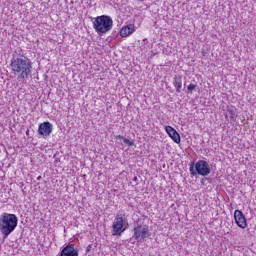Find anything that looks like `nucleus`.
<instances>
[{
    "label": "nucleus",
    "mask_w": 256,
    "mask_h": 256,
    "mask_svg": "<svg viewBox=\"0 0 256 256\" xmlns=\"http://www.w3.org/2000/svg\"><path fill=\"white\" fill-rule=\"evenodd\" d=\"M10 67L12 73L17 77L18 81H27L31 77L33 64L26 56L20 55L12 58Z\"/></svg>",
    "instance_id": "obj_1"
},
{
    "label": "nucleus",
    "mask_w": 256,
    "mask_h": 256,
    "mask_svg": "<svg viewBox=\"0 0 256 256\" xmlns=\"http://www.w3.org/2000/svg\"><path fill=\"white\" fill-rule=\"evenodd\" d=\"M18 221L15 214L4 212L0 215V232L4 239H7L15 231Z\"/></svg>",
    "instance_id": "obj_2"
},
{
    "label": "nucleus",
    "mask_w": 256,
    "mask_h": 256,
    "mask_svg": "<svg viewBox=\"0 0 256 256\" xmlns=\"http://www.w3.org/2000/svg\"><path fill=\"white\" fill-rule=\"evenodd\" d=\"M129 228V221L126 219L125 214H117L112 223L111 234L113 236L121 237L122 233H125Z\"/></svg>",
    "instance_id": "obj_3"
},
{
    "label": "nucleus",
    "mask_w": 256,
    "mask_h": 256,
    "mask_svg": "<svg viewBox=\"0 0 256 256\" xmlns=\"http://www.w3.org/2000/svg\"><path fill=\"white\" fill-rule=\"evenodd\" d=\"M93 27L97 33H108L113 29V19L110 16H98L93 22Z\"/></svg>",
    "instance_id": "obj_4"
},
{
    "label": "nucleus",
    "mask_w": 256,
    "mask_h": 256,
    "mask_svg": "<svg viewBox=\"0 0 256 256\" xmlns=\"http://www.w3.org/2000/svg\"><path fill=\"white\" fill-rule=\"evenodd\" d=\"M190 175L195 177V175H201L202 177H207V175H210L211 168H209V165L207 164V161L205 160H199L197 164L195 162H192L189 168Z\"/></svg>",
    "instance_id": "obj_5"
},
{
    "label": "nucleus",
    "mask_w": 256,
    "mask_h": 256,
    "mask_svg": "<svg viewBox=\"0 0 256 256\" xmlns=\"http://www.w3.org/2000/svg\"><path fill=\"white\" fill-rule=\"evenodd\" d=\"M149 229L147 227L138 225L134 228V239L136 241H143L149 237Z\"/></svg>",
    "instance_id": "obj_6"
},
{
    "label": "nucleus",
    "mask_w": 256,
    "mask_h": 256,
    "mask_svg": "<svg viewBox=\"0 0 256 256\" xmlns=\"http://www.w3.org/2000/svg\"><path fill=\"white\" fill-rule=\"evenodd\" d=\"M38 133L42 137H49L53 133V124L51 122L41 123L38 127Z\"/></svg>",
    "instance_id": "obj_7"
},
{
    "label": "nucleus",
    "mask_w": 256,
    "mask_h": 256,
    "mask_svg": "<svg viewBox=\"0 0 256 256\" xmlns=\"http://www.w3.org/2000/svg\"><path fill=\"white\" fill-rule=\"evenodd\" d=\"M235 223L240 229H245L247 227V219L241 210L234 211Z\"/></svg>",
    "instance_id": "obj_8"
},
{
    "label": "nucleus",
    "mask_w": 256,
    "mask_h": 256,
    "mask_svg": "<svg viewBox=\"0 0 256 256\" xmlns=\"http://www.w3.org/2000/svg\"><path fill=\"white\" fill-rule=\"evenodd\" d=\"M165 131L166 133H168L169 137L172 139V141H174V143H177V145L181 143V136L179 135V132L177 130H175L171 126H166Z\"/></svg>",
    "instance_id": "obj_9"
},
{
    "label": "nucleus",
    "mask_w": 256,
    "mask_h": 256,
    "mask_svg": "<svg viewBox=\"0 0 256 256\" xmlns=\"http://www.w3.org/2000/svg\"><path fill=\"white\" fill-rule=\"evenodd\" d=\"M60 256H79V252L75 250L74 244H70L62 249Z\"/></svg>",
    "instance_id": "obj_10"
},
{
    "label": "nucleus",
    "mask_w": 256,
    "mask_h": 256,
    "mask_svg": "<svg viewBox=\"0 0 256 256\" xmlns=\"http://www.w3.org/2000/svg\"><path fill=\"white\" fill-rule=\"evenodd\" d=\"M135 31L134 24H128L120 30L121 37H129Z\"/></svg>",
    "instance_id": "obj_11"
},
{
    "label": "nucleus",
    "mask_w": 256,
    "mask_h": 256,
    "mask_svg": "<svg viewBox=\"0 0 256 256\" xmlns=\"http://www.w3.org/2000/svg\"><path fill=\"white\" fill-rule=\"evenodd\" d=\"M173 85L177 91V93H181V87L183 86V81L181 79V76H175Z\"/></svg>",
    "instance_id": "obj_12"
},
{
    "label": "nucleus",
    "mask_w": 256,
    "mask_h": 256,
    "mask_svg": "<svg viewBox=\"0 0 256 256\" xmlns=\"http://www.w3.org/2000/svg\"><path fill=\"white\" fill-rule=\"evenodd\" d=\"M226 117H229L230 121H237V109L229 108L226 111Z\"/></svg>",
    "instance_id": "obj_13"
},
{
    "label": "nucleus",
    "mask_w": 256,
    "mask_h": 256,
    "mask_svg": "<svg viewBox=\"0 0 256 256\" xmlns=\"http://www.w3.org/2000/svg\"><path fill=\"white\" fill-rule=\"evenodd\" d=\"M195 89H197V85H195V84H190L187 87V90L189 91V93H193V91H195Z\"/></svg>",
    "instance_id": "obj_14"
},
{
    "label": "nucleus",
    "mask_w": 256,
    "mask_h": 256,
    "mask_svg": "<svg viewBox=\"0 0 256 256\" xmlns=\"http://www.w3.org/2000/svg\"><path fill=\"white\" fill-rule=\"evenodd\" d=\"M123 143H125V145H128V147H133V145H135V142L130 141L127 138L124 139Z\"/></svg>",
    "instance_id": "obj_15"
},
{
    "label": "nucleus",
    "mask_w": 256,
    "mask_h": 256,
    "mask_svg": "<svg viewBox=\"0 0 256 256\" xmlns=\"http://www.w3.org/2000/svg\"><path fill=\"white\" fill-rule=\"evenodd\" d=\"M86 251L89 253V251H91V244H89L87 247H86Z\"/></svg>",
    "instance_id": "obj_16"
},
{
    "label": "nucleus",
    "mask_w": 256,
    "mask_h": 256,
    "mask_svg": "<svg viewBox=\"0 0 256 256\" xmlns=\"http://www.w3.org/2000/svg\"><path fill=\"white\" fill-rule=\"evenodd\" d=\"M118 139H121L122 141H125V137H123L122 135H118Z\"/></svg>",
    "instance_id": "obj_17"
},
{
    "label": "nucleus",
    "mask_w": 256,
    "mask_h": 256,
    "mask_svg": "<svg viewBox=\"0 0 256 256\" xmlns=\"http://www.w3.org/2000/svg\"><path fill=\"white\" fill-rule=\"evenodd\" d=\"M133 181H137V176H135V177L133 178Z\"/></svg>",
    "instance_id": "obj_18"
},
{
    "label": "nucleus",
    "mask_w": 256,
    "mask_h": 256,
    "mask_svg": "<svg viewBox=\"0 0 256 256\" xmlns=\"http://www.w3.org/2000/svg\"><path fill=\"white\" fill-rule=\"evenodd\" d=\"M37 179H38V181H39V179H41V176H39Z\"/></svg>",
    "instance_id": "obj_19"
}]
</instances>
